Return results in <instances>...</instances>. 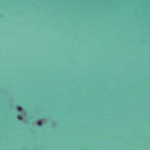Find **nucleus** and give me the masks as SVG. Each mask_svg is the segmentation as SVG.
<instances>
[{
	"label": "nucleus",
	"instance_id": "obj_1",
	"mask_svg": "<svg viewBox=\"0 0 150 150\" xmlns=\"http://www.w3.org/2000/svg\"><path fill=\"white\" fill-rule=\"evenodd\" d=\"M16 108L17 110H18L21 111L22 110V108L20 106H17L16 107Z\"/></svg>",
	"mask_w": 150,
	"mask_h": 150
},
{
	"label": "nucleus",
	"instance_id": "obj_2",
	"mask_svg": "<svg viewBox=\"0 0 150 150\" xmlns=\"http://www.w3.org/2000/svg\"><path fill=\"white\" fill-rule=\"evenodd\" d=\"M19 120H21L22 119V117L21 115H18L17 116Z\"/></svg>",
	"mask_w": 150,
	"mask_h": 150
},
{
	"label": "nucleus",
	"instance_id": "obj_3",
	"mask_svg": "<svg viewBox=\"0 0 150 150\" xmlns=\"http://www.w3.org/2000/svg\"><path fill=\"white\" fill-rule=\"evenodd\" d=\"M37 123L38 125H41L42 122L40 120H38L37 121Z\"/></svg>",
	"mask_w": 150,
	"mask_h": 150
}]
</instances>
